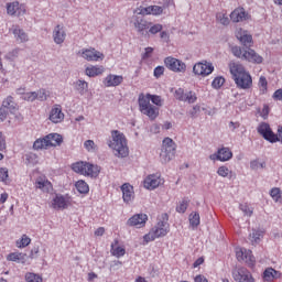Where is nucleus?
Listing matches in <instances>:
<instances>
[{
  "label": "nucleus",
  "mask_w": 282,
  "mask_h": 282,
  "mask_svg": "<svg viewBox=\"0 0 282 282\" xmlns=\"http://www.w3.org/2000/svg\"><path fill=\"white\" fill-rule=\"evenodd\" d=\"M237 39L243 44L245 47H247V50L252 47V35L248 34V32L243 31L237 33Z\"/></svg>",
  "instance_id": "25"
},
{
  "label": "nucleus",
  "mask_w": 282,
  "mask_h": 282,
  "mask_svg": "<svg viewBox=\"0 0 282 282\" xmlns=\"http://www.w3.org/2000/svg\"><path fill=\"white\" fill-rule=\"evenodd\" d=\"M242 261H245L249 268H254L256 260L254 256H252V251H247Z\"/></svg>",
  "instance_id": "41"
},
{
  "label": "nucleus",
  "mask_w": 282,
  "mask_h": 282,
  "mask_svg": "<svg viewBox=\"0 0 282 282\" xmlns=\"http://www.w3.org/2000/svg\"><path fill=\"white\" fill-rule=\"evenodd\" d=\"M177 151V144L171 138H165L162 142L161 153H160V162L162 164H169L173 158H175V153Z\"/></svg>",
  "instance_id": "7"
},
{
  "label": "nucleus",
  "mask_w": 282,
  "mask_h": 282,
  "mask_svg": "<svg viewBox=\"0 0 282 282\" xmlns=\"http://www.w3.org/2000/svg\"><path fill=\"white\" fill-rule=\"evenodd\" d=\"M6 135L3 134V132L0 131V151H6Z\"/></svg>",
  "instance_id": "57"
},
{
  "label": "nucleus",
  "mask_w": 282,
  "mask_h": 282,
  "mask_svg": "<svg viewBox=\"0 0 282 282\" xmlns=\"http://www.w3.org/2000/svg\"><path fill=\"white\" fill-rule=\"evenodd\" d=\"M36 94V100H40L41 102H45L47 98H50V91H47L45 88H40Z\"/></svg>",
  "instance_id": "38"
},
{
  "label": "nucleus",
  "mask_w": 282,
  "mask_h": 282,
  "mask_svg": "<svg viewBox=\"0 0 282 282\" xmlns=\"http://www.w3.org/2000/svg\"><path fill=\"white\" fill-rule=\"evenodd\" d=\"M22 100L34 102V100H36V91L26 93L24 96H22Z\"/></svg>",
  "instance_id": "51"
},
{
  "label": "nucleus",
  "mask_w": 282,
  "mask_h": 282,
  "mask_svg": "<svg viewBox=\"0 0 282 282\" xmlns=\"http://www.w3.org/2000/svg\"><path fill=\"white\" fill-rule=\"evenodd\" d=\"M164 63L165 67H167V69H171V72H176L181 74H184V72H186V64L177 58L166 57Z\"/></svg>",
  "instance_id": "11"
},
{
  "label": "nucleus",
  "mask_w": 282,
  "mask_h": 282,
  "mask_svg": "<svg viewBox=\"0 0 282 282\" xmlns=\"http://www.w3.org/2000/svg\"><path fill=\"white\" fill-rule=\"evenodd\" d=\"M281 276V272L274 270L273 268H268L263 272V279L264 281H274V279H279Z\"/></svg>",
  "instance_id": "31"
},
{
  "label": "nucleus",
  "mask_w": 282,
  "mask_h": 282,
  "mask_svg": "<svg viewBox=\"0 0 282 282\" xmlns=\"http://www.w3.org/2000/svg\"><path fill=\"white\" fill-rule=\"evenodd\" d=\"M273 99L282 101V89H278L274 91Z\"/></svg>",
  "instance_id": "62"
},
{
  "label": "nucleus",
  "mask_w": 282,
  "mask_h": 282,
  "mask_svg": "<svg viewBox=\"0 0 282 282\" xmlns=\"http://www.w3.org/2000/svg\"><path fill=\"white\" fill-rule=\"evenodd\" d=\"M121 191H122L123 202L126 204L133 202L134 193H133V186H131V184L124 183L121 186Z\"/></svg>",
  "instance_id": "22"
},
{
  "label": "nucleus",
  "mask_w": 282,
  "mask_h": 282,
  "mask_svg": "<svg viewBox=\"0 0 282 282\" xmlns=\"http://www.w3.org/2000/svg\"><path fill=\"white\" fill-rule=\"evenodd\" d=\"M231 53L236 58H241V61H247L248 63H253L256 65H261V63H263V56L259 55V53L252 48L241 50L239 46H232Z\"/></svg>",
  "instance_id": "4"
},
{
  "label": "nucleus",
  "mask_w": 282,
  "mask_h": 282,
  "mask_svg": "<svg viewBox=\"0 0 282 282\" xmlns=\"http://www.w3.org/2000/svg\"><path fill=\"white\" fill-rule=\"evenodd\" d=\"M259 85L261 87V91H265V89H268V79H265L263 76L260 77Z\"/></svg>",
  "instance_id": "58"
},
{
  "label": "nucleus",
  "mask_w": 282,
  "mask_h": 282,
  "mask_svg": "<svg viewBox=\"0 0 282 282\" xmlns=\"http://www.w3.org/2000/svg\"><path fill=\"white\" fill-rule=\"evenodd\" d=\"M174 96H175L176 100H181V101L184 102V98L186 96V93H184L183 88H178V89L175 90Z\"/></svg>",
  "instance_id": "53"
},
{
  "label": "nucleus",
  "mask_w": 282,
  "mask_h": 282,
  "mask_svg": "<svg viewBox=\"0 0 282 282\" xmlns=\"http://www.w3.org/2000/svg\"><path fill=\"white\" fill-rule=\"evenodd\" d=\"M183 102H188V105H193L194 102H197V94H195V91L193 90L186 91Z\"/></svg>",
  "instance_id": "39"
},
{
  "label": "nucleus",
  "mask_w": 282,
  "mask_h": 282,
  "mask_svg": "<svg viewBox=\"0 0 282 282\" xmlns=\"http://www.w3.org/2000/svg\"><path fill=\"white\" fill-rule=\"evenodd\" d=\"M250 169H252V171H259V169H265V162L259 163V161H251Z\"/></svg>",
  "instance_id": "52"
},
{
  "label": "nucleus",
  "mask_w": 282,
  "mask_h": 282,
  "mask_svg": "<svg viewBox=\"0 0 282 282\" xmlns=\"http://www.w3.org/2000/svg\"><path fill=\"white\" fill-rule=\"evenodd\" d=\"M232 160V151L230 148H221L218 150V162H228Z\"/></svg>",
  "instance_id": "27"
},
{
  "label": "nucleus",
  "mask_w": 282,
  "mask_h": 282,
  "mask_svg": "<svg viewBox=\"0 0 282 282\" xmlns=\"http://www.w3.org/2000/svg\"><path fill=\"white\" fill-rule=\"evenodd\" d=\"M138 102H139V111L143 113V116H148L150 120H155V118L160 116V108H158L156 106H153L149 101V97H144V93H141L139 95Z\"/></svg>",
  "instance_id": "8"
},
{
  "label": "nucleus",
  "mask_w": 282,
  "mask_h": 282,
  "mask_svg": "<svg viewBox=\"0 0 282 282\" xmlns=\"http://www.w3.org/2000/svg\"><path fill=\"white\" fill-rule=\"evenodd\" d=\"M160 184H162V178L155 174L149 175L143 182V186L148 191H154V188H158Z\"/></svg>",
  "instance_id": "18"
},
{
  "label": "nucleus",
  "mask_w": 282,
  "mask_h": 282,
  "mask_svg": "<svg viewBox=\"0 0 282 282\" xmlns=\"http://www.w3.org/2000/svg\"><path fill=\"white\" fill-rule=\"evenodd\" d=\"M270 195L278 204H282V194L279 187L272 188Z\"/></svg>",
  "instance_id": "40"
},
{
  "label": "nucleus",
  "mask_w": 282,
  "mask_h": 282,
  "mask_svg": "<svg viewBox=\"0 0 282 282\" xmlns=\"http://www.w3.org/2000/svg\"><path fill=\"white\" fill-rule=\"evenodd\" d=\"M231 274L236 282H254L252 273L246 267L234 268Z\"/></svg>",
  "instance_id": "10"
},
{
  "label": "nucleus",
  "mask_w": 282,
  "mask_h": 282,
  "mask_svg": "<svg viewBox=\"0 0 282 282\" xmlns=\"http://www.w3.org/2000/svg\"><path fill=\"white\" fill-rule=\"evenodd\" d=\"M48 120L54 124H58L65 120V113H63V108L59 105H55L52 107Z\"/></svg>",
  "instance_id": "16"
},
{
  "label": "nucleus",
  "mask_w": 282,
  "mask_h": 282,
  "mask_svg": "<svg viewBox=\"0 0 282 282\" xmlns=\"http://www.w3.org/2000/svg\"><path fill=\"white\" fill-rule=\"evenodd\" d=\"M75 89L80 94V96H85L89 91V84L85 80L78 79L75 83Z\"/></svg>",
  "instance_id": "32"
},
{
  "label": "nucleus",
  "mask_w": 282,
  "mask_h": 282,
  "mask_svg": "<svg viewBox=\"0 0 282 282\" xmlns=\"http://www.w3.org/2000/svg\"><path fill=\"white\" fill-rule=\"evenodd\" d=\"M32 239H30V237L23 235L21 240L17 241V246L18 248H26V246H30Z\"/></svg>",
  "instance_id": "45"
},
{
  "label": "nucleus",
  "mask_w": 282,
  "mask_h": 282,
  "mask_svg": "<svg viewBox=\"0 0 282 282\" xmlns=\"http://www.w3.org/2000/svg\"><path fill=\"white\" fill-rule=\"evenodd\" d=\"M217 175H219L220 177H228L229 180H231L232 171H230V169H228V166L223 165V166L218 167Z\"/></svg>",
  "instance_id": "35"
},
{
  "label": "nucleus",
  "mask_w": 282,
  "mask_h": 282,
  "mask_svg": "<svg viewBox=\"0 0 282 282\" xmlns=\"http://www.w3.org/2000/svg\"><path fill=\"white\" fill-rule=\"evenodd\" d=\"M13 34H14L15 41H19V43H28V41H30L28 33H25V31H23V29L19 26L13 28Z\"/></svg>",
  "instance_id": "26"
},
{
  "label": "nucleus",
  "mask_w": 282,
  "mask_h": 282,
  "mask_svg": "<svg viewBox=\"0 0 282 282\" xmlns=\"http://www.w3.org/2000/svg\"><path fill=\"white\" fill-rule=\"evenodd\" d=\"M28 254L21 252H12L7 256L8 261H14L15 263H25Z\"/></svg>",
  "instance_id": "29"
},
{
  "label": "nucleus",
  "mask_w": 282,
  "mask_h": 282,
  "mask_svg": "<svg viewBox=\"0 0 282 282\" xmlns=\"http://www.w3.org/2000/svg\"><path fill=\"white\" fill-rule=\"evenodd\" d=\"M8 181V169L0 167V182H7Z\"/></svg>",
  "instance_id": "56"
},
{
  "label": "nucleus",
  "mask_w": 282,
  "mask_h": 282,
  "mask_svg": "<svg viewBox=\"0 0 282 282\" xmlns=\"http://www.w3.org/2000/svg\"><path fill=\"white\" fill-rule=\"evenodd\" d=\"M158 32H162V24H153V22H151L148 34H158Z\"/></svg>",
  "instance_id": "49"
},
{
  "label": "nucleus",
  "mask_w": 282,
  "mask_h": 282,
  "mask_svg": "<svg viewBox=\"0 0 282 282\" xmlns=\"http://www.w3.org/2000/svg\"><path fill=\"white\" fill-rule=\"evenodd\" d=\"M111 138L112 139L108 141V147L109 149H112L116 158H127L129 155L127 137L118 130H112Z\"/></svg>",
  "instance_id": "2"
},
{
  "label": "nucleus",
  "mask_w": 282,
  "mask_h": 282,
  "mask_svg": "<svg viewBox=\"0 0 282 282\" xmlns=\"http://www.w3.org/2000/svg\"><path fill=\"white\" fill-rule=\"evenodd\" d=\"M216 19L221 25H228L230 23V19L225 13H217Z\"/></svg>",
  "instance_id": "50"
},
{
  "label": "nucleus",
  "mask_w": 282,
  "mask_h": 282,
  "mask_svg": "<svg viewBox=\"0 0 282 282\" xmlns=\"http://www.w3.org/2000/svg\"><path fill=\"white\" fill-rule=\"evenodd\" d=\"M35 188H39L43 193H50L52 191V183L43 177L35 181Z\"/></svg>",
  "instance_id": "24"
},
{
  "label": "nucleus",
  "mask_w": 282,
  "mask_h": 282,
  "mask_svg": "<svg viewBox=\"0 0 282 282\" xmlns=\"http://www.w3.org/2000/svg\"><path fill=\"white\" fill-rule=\"evenodd\" d=\"M225 83L226 79L224 77H216L212 83V87H214V89H220Z\"/></svg>",
  "instance_id": "48"
},
{
  "label": "nucleus",
  "mask_w": 282,
  "mask_h": 282,
  "mask_svg": "<svg viewBox=\"0 0 282 282\" xmlns=\"http://www.w3.org/2000/svg\"><path fill=\"white\" fill-rule=\"evenodd\" d=\"M239 209L243 213V215H247V217H252V207H250V205L247 203L240 204Z\"/></svg>",
  "instance_id": "46"
},
{
  "label": "nucleus",
  "mask_w": 282,
  "mask_h": 282,
  "mask_svg": "<svg viewBox=\"0 0 282 282\" xmlns=\"http://www.w3.org/2000/svg\"><path fill=\"white\" fill-rule=\"evenodd\" d=\"M66 36H67V33H65V29L61 26V24H57L53 30L54 43H56V45H63V43H65Z\"/></svg>",
  "instance_id": "19"
},
{
  "label": "nucleus",
  "mask_w": 282,
  "mask_h": 282,
  "mask_svg": "<svg viewBox=\"0 0 282 282\" xmlns=\"http://www.w3.org/2000/svg\"><path fill=\"white\" fill-rule=\"evenodd\" d=\"M258 133L264 138L268 142H282V127L278 129V134H274L270 124L261 122L257 128Z\"/></svg>",
  "instance_id": "9"
},
{
  "label": "nucleus",
  "mask_w": 282,
  "mask_h": 282,
  "mask_svg": "<svg viewBox=\"0 0 282 282\" xmlns=\"http://www.w3.org/2000/svg\"><path fill=\"white\" fill-rule=\"evenodd\" d=\"M18 10H19V2H12L7 6V12L11 17H13V14H15Z\"/></svg>",
  "instance_id": "47"
},
{
  "label": "nucleus",
  "mask_w": 282,
  "mask_h": 282,
  "mask_svg": "<svg viewBox=\"0 0 282 282\" xmlns=\"http://www.w3.org/2000/svg\"><path fill=\"white\" fill-rule=\"evenodd\" d=\"M111 253L113 257H117L118 259H120V257H124L126 250L122 247H116L111 245Z\"/></svg>",
  "instance_id": "44"
},
{
  "label": "nucleus",
  "mask_w": 282,
  "mask_h": 282,
  "mask_svg": "<svg viewBox=\"0 0 282 282\" xmlns=\"http://www.w3.org/2000/svg\"><path fill=\"white\" fill-rule=\"evenodd\" d=\"M230 19L234 23H241V21H247L248 13H246L243 8H238L231 12Z\"/></svg>",
  "instance_id": "21"
},
{
  "label": "nucleus",
  "mask_w": 282,
  "mask_h": 282,
  "mask_svg": "<svg viewBox=\"0 0 282 282\" xmlns=\"http://www.w3.org/2000/svg\"><path fill=\"white\" fill-rule=\"evenodd\" d=\"M193 72L196 76H210L215 72V66L210 63H197L194 65Z\"/></svg>",
  "instance_id": "13"
},
{
  "label": "nucleus",
  "mask_w": 282,
  "mask_h": 282,
  "mask_svg": "<svg viewBox=\"0 0 282 282\" xmlns=\"http://www.w3.org/2000/svg\"><path fill=\"white\" fill-rule=\"evenodd\" d=\"M124 78L120 75H108L104 83L106 87H118V85H122Z\"/></svg>",
  "instance_id": "23"
},
{
  "label": "nucleus",
  "mask_w": 282,
  "mask_h": 282,
  "mask_svg": "<svg viewBox=\"0 0 282 282\" xmlns=\"http://www.w3.org/2000/svg\"><path fill=\"white\" fill-rule=\"evenodd\" d=\"M151 54H153V47H147L143 54V58H151Z\"/></svg>",
  "instance_id": "63"
},
{
  "label": "nucleus",
  "mask_w": 282,
  "mask_h": 282,
  "mask_svg": "<svg viewBox=\"0 0 282 282\" xmlns=\"http://www.w3.org/2000/svg\"><path fill=\"white\" fill-rule=\"evenodd\" d=\"M188 220H189V226H192L194 229L197 228V226H199L200 224L199 213L194 212L189 214Z\"/></svg>",
  "instance_id": "34"
},
{
  "label": "nucleus",
  "mask_w": 282,
  "mask_h": 282,
  "mask_svg": "<svg viewBox=\"0 0 282 282\" xmlns=\"http://www.w3.org/2000/svg\"><path fill=\"white\" fill-rule=\"evenodd\" d=\"M82 56L85 58V61H94L97 62L99 58L102 61L105 58V54L96 51V48H84L82 50Z\"/></svg>",
  "instance_id": "17"
},
{
  "label": "nucleus",
  "mask_w": 282,
  "mask_h": 282,
  "mask_svg": "<svg viewBox=\"0 0 282 282\" xmlns=\"http://www.w3.org/2000/svg\"><path fill=\"white\" fill-rule=\"evenodd\" d=\"M148 219L149 216H147L145 214H135L127 221V226H131L134 228H144Z\"/></svg>",
  "instance_id": "15"
},
{
  "label": "nucleus",
  "mask_w": 282,
  "mask_h": 282,
  "mask_svg": "<svg viewBox=\"0 0 282 282\" xmlns=\"http://www.w3.org/2000/svg\"><path fill=\"white\" fill-rule=\"evenodd\" d=\"M75 186L78 193H82L84 195L89 193V185L85 181H77Z\"/></svg>",
  "instance_id": "37"
},
{
  "label": "nucleus",
  "mask_w": 282,
  "mask_h": 282,
  "mask_svg": "<svg viewBox=\"0 0 282 282\" xmlns=\"http://www.w3.org/2000/svg\"><path fill=\"white\" fill-rule=\"evenodd\" d=\"M247 252H248V250H246V249H238V250L236 251L237 260H238V261H243V259H245Z\"/></svg>",
  "instance_id": "55"
},
{
  "label": "nucleus",
  "mask_w": 282,
  "mask_h": 282,
  "mask_svg": "<svg viewBox=\"0 0 282 282\" xmlns=\"http://www.w3.org/2000/svg\"><path fill=\"white\" fill-rule=\"evenodd\" d=\"M63 144V137L58 133H50L42 139H37L33 143V149L36 151L41 149H51V147H61Z\"/></svg>",
  "instance_id": "6"
},
{
  "label": "nucleus",
  "mask_w": 282,
  "mask_h": 282,
  "mask_svg": "<svg viewBox=\"0 0 282 282\" xmlns=\"http://www.w3.org/2000/svg\"><path fill=\"white\" fill-rule=\"evenodd\" d=\"M164 74V67L163 66H158L154 68V76L155 78H160Z\"/></svg>",
  "instance_id": "59"
},
{
  "label": "nucleus",
  "mask_w": 282,
  "mask_h": 282,
  "mask_svg": "<svg viewBox=\"0 0 282 282\" xmlns=\"http://www.w3.org/2000/svg\"><path fill=\"white\" fill-rule=\"evenodd\" d=\"M84 148L88 153H95V151H98V145H96V142L94 140H86L84 142Z\"/></svg>",
  "instance_id": "42"
},
{
  "label": "nucleus",
  "mask_w": 282,
  "mask_h": 282,
  "mask_svg": "<svg viewBox=\"0 0 282 282\" xmlns=\"http://www.w3.org/2000/svg\"><path fill=\"white\" fill-rule=\"evenodd\" d=\"M134 28L139 34H142V36H149V29L151 28V22L143 17H134Z\"/></svg>",
  "instance_id": "12"
},
{
  "label": "nucleus",
  "mask_w": 282,
  "mask_h": 282,
  "mask_svg": "<svg viewBox=\"0 0 282 282\" xmlns=\"http://www.w3.org/2000/svg\"><path fill=\"white\" fill-rule=\"evenodd\" d=\"M250 237L252 238V241H254L257 243V241H259L261 239V232L253 231L252 234H250Z\"/></svg>",
  "instance_id": "60"
},
{
  "label": "nucleus",
  "mask_w": 282,
  "mask_h": 282,
  "mask_svg": "<svg viewBox=\"0 0 282 282\" xmlns=\"http://www.w3.org/2000/svg\"><path fill=\"white\" fill-rule=\"evenodd\" d=\"M170 225H169V215L162 214L161 218H159L158 224L147 234L143 239L145 243L151 241H155L160 239V237H166L170 232Z\"/></svg>",
  "instance_id": "3"
},
{
  "label": "nucleus",
  "mask_w": 282,
  "mask_h": 282,
  "mask_svg": "<svg viewBox=\"0 0 282 282\" xmlns=\"http://www.w3.org/2000/svg\"><path fill=\"white\" fill-rule=\"evenodd\" d=\"M2 107H3V109H7L11 113H14V111H17V102H14V97L13 96H8L2 101Z\"/></svg>",
  "instance_id": "30"
},
{
  "label": "nucleus",
  "mask_w": 282,
  "mask_h": 282,
  "mask_svg": "<svg viewBox=\"0 0 282 282\" xmlns=\"http://www.w3.org/2000/svg\"><path fill=\"white\" fill-rule=\"evenodd\" d=\"M6 118H8V110H6V108H0V122H3V120H6Z\"/></svg>",
  "instance_id": "61"
},
{
  "label": "nucleus",
  "mask_w": 282,
  "mask_h": 282,
  "mask_svg": "<svg viewBox=\"0 0 282 282\" xmlns=\"http://www.w3.org/2000/svg\"><path fill=\"white\" fill-rule=\"evenodd\" d=\"M202 111V107L199 105L194 106L191 110H189V116L192 118H197V116L199 115V112Z\"/></svg>",
  "instance_id": "54"
},
{
  "label": "nucleus",
  "mask_w": 282,
  "mask_h": 282,
  "mask_svg": "<svg viewBox=\"0 0 282 282\" xmlns=\"http://www.w3.org/2000/svg\"><path fill=\"white\" fill-rule=\"evenodd\" d=\"M101 74H105L104 66H89L86 68V76H89L90 78L101 76Z\"/></svg>",
  "instance_id": "28"
},
{
  "label": "nucleus",
  "mask_w": 282,
  "mask_h": 282,
  "mask_svg": "<svg viewBox=\"0 0 282 282\" xmlns=\"http://www.w3.org/2000/svg\"><path fill=\"white\" fill-rule=\"evenodd\" d=\"M72 171L78 173V175H85L86 177H98L100 167L89 162L78 161L72 164Z\"/></svg>",
  "instance_id": "5"
},
{
  "label": "nucleus",
  "mask_w": 282,
  "mask_h": 282,
  "mask_svg": "<svg viewBox=\"0 0 282 282\" xmlns=\"http://www.w3.org/2000/svg\"><path fill=\"white\" fill-rule=\"evenodd\" d=\"M189 204L191 200L188 198H183L182 202H180L178 205L176 206V213H186V210H188Z\"/></svg>",
  "instance_id": "36"
},
{
  "label": "nucleus",
  "mask_w": 282,
  "mask_h": 282,
  "mask_svg": "<svg viewBox=\"0 0 282 282\" xmlns=\"http://www.w3.org/2000/svg\"><path fill=\"white\" fill-rule=\"evenodd\" d=\"M52 207L55 210H65L69 208V196H63L61 194H56V196L53 198Z\"/></svg>",
  "instance_id": "14"
},
{
  "label": "nucleus",
  "mask_w": 282,
  "mask_h": 282,
  "mask_svg": "<svg viewBox=\"0 0 282 282\" xmlns=\"http://www.w3.org/2000/svg\"><path fill=\"white\" fill-rule=\"evenodd\" d=\"M229 69L238 89H250L252 87V76L246 72L243 65L231 62Z\"/></svg>",
  "instance_id": "1"
},
{
  "label": "nucleus",
  "mask_w": 282,
  "mask_h": 282,
  "mask_svg": "<svg viewBox=\"0 0 282 282\" xmlns=\"http://www.w3.org/2000/svg\"><path fill=\"white\" fill-rule=\"evenodd\" d=\"M194 282H208V279H206V276L199 274V275H196V278L194 279Z\"/></svg>",
  "instance_id": "64"
},
{
  "label": "nucleus",
  "mask_w": 282,
  "mask_h": 282,
  "mask_svg": "<svg viewBox=\"0 0 282 282\" xmlns=\"http://www.w3.org/2000/svg\"><path fill=\"white\" fill-rule=\"evenodd\" d=\"M137 12L142 17H144L145 14H154L155 17H158L162 14V12H164V9L160 6H150L147 8L138 9Z\"/></svg>",
  "instance_id": "20"
},
{
  "label": "nucleus",
  "mask_w": 282,
  "mask_h": 282,
  "mask_svg": "<svg viewBox=\"0 0 282 282\" xmlns=\"http://www.w3.org/2000/svg\"><path fill=\"white\" fill-rule=\"evenodd\" d=\"M24 279L25 282H43V276L34 272H26Z\"/></svg>",
  "instance_id": "33"
},
{
  "label": "nucleus",
  "mask_w": 282,
  "mask_h": 282,
  "mask_svg": "<svg viewBox=\"0 0 282 282\" xmlns=\"http://www.w3.org/2000/svg\"><path fill=\"white\" fill-rule=\"evenodd\" d=\"M144 98H149V102H153L156 107H162V98L160 96L145 94Z\"/></svg>",
  "instance_id": "43"
}]
</instances>
